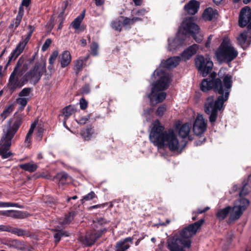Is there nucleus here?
Masks as SVG:
<instances>
[{"mask_svg": "<svg viewBox=\"0 0 251 251\" xmlns=\"http://www.w3.org/2000/svg\"><path fill=\"white\" fill-rule=\"evenodd\" d=\"M226 69H221L218 73L220 78L216 77V74L212 73L210 77L204 79L201 83V90L206 92L210 89H214L221 95L217 100L213 97H208L204 104L205 112L209 116V120L213 124L217 120L218 112L223 108L224 103L228 99L229 90L232 86V76L226 74Z\"/></svg>", "mask_w": 251, "mask_h": 251, "instance_id": "1", "label": "nucleus"}, {"mask_svg": "<svg viewBox=\"0 0 251 251\" xmlns=\"http://www.w3.org/2000/svg\"><path fill=\"white\" fill-rule=\"evenodd\" d=\"M180 56L171 57L165 61H162L159 67L155 70L152 75V80L154 82L151 91L148 95L152 105H156L162 102L166 97L164 90L166 89L170 82L169 74L163 68L170 69L176 67L181 61Z\"/></svg>", "mask_w": 251, "mask_h": 251, "instance_id": "2", "label": "nucleus"}, {"mask_svg": "<svg viewBox=\"0 0 251 251\" xmlns=\"http://www.w3.org/2000/svg\"><path fill=\"white\" fill-rule=\"evenodd\" d=\"M152 126L150 139L155 146L158 148H168L172 151H178L182 148L174 129L164 131V127L158 121H155Z\"/></svg>", "mask_w": 251, "mask_h": 251, "instance_id": "3", "label": "nucleus"}, {"mask_svg": "<svg viewBox=\"0 0 251 251\" xmlns=\"http://www.w3.org/2000/svg\"><path fill=\"white\" fill-rule=\"evenodd\" d=\"M204 220L191 224L184 228L179 234L175 235L168 240V247L171 251H186L191 245V238L196 234L202 225Z\"/></svg>", "mask_w": 251, "mask_h": 251, "instance_id": "4", "label": "nucleus"}, {"mask_svg": "<svg viewBox=\"0 0 251 251\" xmlns=\"http://www.w3.org/2000/svg\"><path fill=\"white\" fill-rule=\"evenodd\" d=\"M249 204L250 202L248 199L245 198L238 199L234 202L233 207L227 206L218 209L216 214V217L219 220L222 221L228 215L230 221L237 220L247 209Z\"/></svg>", "mask_w": 251, "mask_h": 251, "instance_id": "5", "label": "nucleus"}, {"mask_svg": "<svg viewBox=\"0 0 251 251\" xmlns=\"http://www.w3.org/2000/svg\"><path fill=\"white\" fill-rule=\"evenodd\" d=\"M238 55V51L234 49L228 38H225L216 50L215 57L217 61L223 62H230Z\"/></svg>", "mask_w": 251, "mask_h": 251, "instance_id": "6", "label": "nucleus"}, {"mask_svg": "<svg viewBox=\"0 0 251 251\" xmlns=\"http://www.w3.org/2000/svg\"><path fill=\"white\" fill-rule=\"evenodd\" d=\"M23 62V60L21 58L18 60L16 66L10 76L8 84L11 90L22 87L26 82L25 81V76L20 79L23 72L27 69L28 64L25 63L22 65Z\"/></svg>", "mask_w": 251, "mask_h": 251, "instance_id": "7", "label": "nucleus"}, {"mask_svg": "<svg viewBox=\"0 0 251 251\" xmlns=\"http://www.w3.org/2000/svg\"><path fill=\"white\" fill-rule=\"evenodd\" d=\"M186 35L190 33L192 35L196 42H200L203 39V35L200 31L199 26L196 25L193 18H187L181 24L179 27V33Z\"/></svg>", "mask_w": 251, "mask_h": 251, "instance_id": "8", "label": "nucleus"}, {"mask_svg": "<svg viewBox=\"0 0 251 251\" xmlns=\"http://www.w3.org/2000/svg\"><path fill=\"white\" fill-rule=\"evenodd\" d=\"M45 70L46 62L44 60L36 64L34 67L25 75V81H29L31 83L35 84L40 79Z\"/></svg>", "mask_w": 251, "mask_h": 251, "instance_id": "9", "label": "nucleus"}, {"mask_svg": "<svg viewBox=\"0 0 251 251\" xmlns=\"http://www.w3.org/2000/svg\"><path fill=\"white\" fill-rule=\"evenodd\" d=\"M195 64L202 76H206L211 71L213 66V62L209 57H204L202 55L197 57Z\"/></svg>", "mask_w": 251, "mask_h": 251, "instance_id": "10", "label": "nucleus"}, {"mask_svg": "<svg viewBox=\"0 0 251 251\" xmlns=\"http://www.w3.org/2000/svg\"><path fill=\"white\" fill-rule=\"evenodd\" d=\"M29 31L26 37H22V39L21 41L18 43L16 48L12 52L10 56L9 57L7 64H6V67H7L8 64L11 61L15 60L24 51L25 46L28 42L31 34L34 30V28L31 26H29Z\"/></svg>", "mask_w": 251, "mask_h": 251, "instance_id": "11", "label": "nucleus"}, {"mask_svg": "<svg viewBox=\"0 0 251 251\" xmlns=\"http://www.w3.org/2000/svg\"><path fill=\"white\" fill-rule=\"evenodd\" d=\"M207 128V121L202 115H198L193 125V132L196 135L202 134Z\"/></svg>", "mask_w": 251, "mask_h": 251, "instance_id": "12", "label": "nucleus"}, {"mask_svg": "<svg viewBox=\"0 0 251 251\" xmlns=\"http://www.w3.org/2000/svg\"><path fill=\"white\" fill-rule=\"evenodd\" d=\"M9 126L7 129L3 130V134L2 136L12 140L22 123V118L21 117L15 118L13 124L12 126L10 125V122H9Z\"/></svg>", "mask_w": 251, "mask_h": 251, "instance_id": "13", "label": "nucleus"}, {"mask_svg": "<svg viewBox=\"0 0 251 251\" xmlns=\"http://www.w3.org/2000/svg\"><path fill=\"white\" fill-rule=\"evenodd\" d=\"M74 213H70L69 215L67 216L64 219H60L59 220L60 226H57L56 230L59 232L56 233L54 235V238L56 242H58L62 236H68V234L66 232L60 231V229L63 227V226L70 223L73 219L74 216Z\"/></svg>", "mask_w": 251, "mask_h": 251, "instance_id": "14", "label": "nucleus"}, {"mask_svg": "<svg viewBox=\"0 0 251 251\" xmlns=\"http://www.w3.org/2000/svg\"><path fill=\"white\" fill-rule=\"evenodd\" d=\"M183 34L182 32L179 33V30L175 38H169L168 39V50L169 51H173L176 50L183 44V37H181Z\"/></svg>", "mask_w": 251, "mask_h": 251, "instance_id": "15", "label": "nucleus"}, {"mask_svg": "<svg viewBox=\"0 0 251 251\" xmlns=\"http://www.w3.org/2000/svg\"><path fill=\"white\" fill-rule=\"evenodd\" d=\"M11 145V140L1 137L0 141V155L3 159L9 157L11 153L8 151V149Z\"/></svg>", "mask_w": 251, "mask_h": 251, "instance_id": "16", "label": "nucleus"}, {"mask_svg": "<svg viewBox=\"0 0 251 251\" xmlns=\"http://www.w3.org/2000/svg\"><path fill=\"white\" fill-rule=\"evenodd\" d=\"M251 20V9L246 6L242 9L239 20V25L241 27L245 26Z\"/></svg>", "mask_w": 251, "mask_h": 251, "instance_id": "17", "label": "nucleus"}, {"mask_svg": "<svg viewBox=\"0 0 251 251\" xmlns=\"http://www.w3.org/2000/svg\"><path fill=\"white\" fill-rule=\"evenodd\" d=\"M199 47L197 44H193L185 50L180 55L181 60L186 61L190 59L197 52Z\"/></svg>", "mask_w": 251, "mask_h": 251, "instance_id": "18", "label": "nucleus"}, {"mask_svg": "<svg viewBox=\"0 0 251 251\" xmlns=\"http://www.w3.org/2000/svg\"><path fill=\"white\" fill-rule=\"evenodd\" d=\"M191 129V125L186 123L179 126H176L175 130L176 133H178L179 136L182 138L187 137Z\"/></svg>", "mask_w": 251, "mask_h": 251, "instance_id": "19", "label": "nucleus"}, {"mask_svg": "<svg viewBox=\"0 0 251 251\" xmlns=\"http://www.w3.org/2000/svg\"><path fill=\"white\" fill-rule=\"evenodd\" d=\"M72 60V56L70 52L68 50L64 51L59 55V61L62 68L68 66Z\"/></svg>", "mask_w": 251, "mask_h": 251, "instance_id": "20", "label": "nucleus"}, {"mask_svg": "<svg viewBox=\"0 0 251 251\" xmlns=\"http://www.w3.org/2000/svg\"><path fill=\"white\" fill-rule=\"evenodd\" d=\"M237 40L241 47L245 49L250 45L251 42V37L248 36L247 32L245 31L240 33L237 37Z\"/></svg>", "mask_w": 251, "mask_h": 251, "instance_id": "21", "label": "nucleus"}, {"mask_svg": "<svg viewBox=\"0 0 251 251\" xmlns=\"http://www.w3.org/2000/svg\"><path fill=\"white\" fill-rule=\"evenodd\" d=\"M184 8L189 14L194 15L198 11L199 3L196 0H191L187 4L185 5Z\"/></svg>", "mask_w": 251, "mask_h": 251, "instance_id": "22", "label": "nucleus"}, {"mask_svg": "<svg viewBox=\"0 0 251 251\" xmlns=\"http://www.w3.org/2000/svg\"><path fill=\"white\" fill-rule=\"evenodd\" d=\"M102 232L100 231H94L93 232L88 234L86 237L85 244L87 246H91L94 244L96 240L100 238Z\"/></svg>", "mask_w": 251, "mask_h": 251, "instance_id": "23", "label": "nucleus"}, {"mask_svg": "<svg viewBox=\"0 0 251 251\" xmlns=\"http://www.w3.org/2000/svg\"><path fill=\"white\" fill-rule=\"evenodd\" d=\"M84 17V12H83L78 16H77L72 23L71 25L75 30L78 31H83L85 27L84 25L80 26V24L82 22Z\"/></svg>", "mask_w": 251, "mask_h": 251, "instance_id": "24", "label": "nucleus"}, {"mask_svg": "<svg viewBox=\"0 0 251 251\" xmlns=\"http://www.w3.org/2000/svg\"><path fill=\"white\" fill-rule=\"evenodd\" d=\"M132 239L130 237H127L122 241H120L117 243L116 251H126L129 248L128 242H132Z\"/></svg>", "mask_w": 251, "mask_h": 251, "instance_id": "25", "label": "nucleus"}, {"mask_svg": "<svg viewBox=\"0 0 251 251\" xmlns=\"http://www.w3.org/2000/svg\"><path fill=\"white\" fill-rule=\"evenodd\" d=\"M217 14L216 10H214L212 8L209 7L204 11L202 16L205 20L210 21L215 18Z\"/></svg>", "mask_w": 251, "mask_h": 251, "instance_id": "26", "label": "nucleus"}, {"mask_svg": "<svg viewBox=\"0 0 251 251\" xmlns=\"http://www.w3.org/2000/svg\"><path fill=\"white\" fill-rule=\"evenodd\" d=\"M24 9L22 7V6H20L19 7L18 14L17 16L15 21L14 23H12L10 25V27L11 28H15L16 27L18 26L24 15Z\"/></svg>", "mask_w": 251, "mask_h": 251, "instance_id": "27", "label": "nucleus"}, {"mask_svg": "<svg viewBox=\"0 0 251 251\" xmlns=\"http://www.w3.org/2000/svg\"><path fill=\"white\" fill-rule=\"evenodd\" d=\"M123 21V24L125 25H129L133 24L134 23L142 21V19L141 17H133L131 19L127 17H121Z\"/></svg>", "mask_w": 251, "mask_h": 251, "instance_id": "28", "label": "nucleus"}, {"mask_svg": "<svg viewBox=\"0 0 251 251\" xmlns=\"http://www.w3.org/2000/svg\"><path fill=\"white\" fill-rule=\"evenodd\" d=\"M251 191V176L249 177L247 182L243 186L242 190L240 192V195L241 199V196L247 195Z\"/></svg>", "mask_w": 251, "mask_h": 251, "instance_id": "29", "label": "nucleus"}, {"mask_svg": "<svg viewBox=\"0 0 251 251\" xmlns=\"http://www.w3.org/2000/svg\"><path fill=\"white\" fill-rule=\"evenodd\" d=\"M20 167L26 171L33 172L36 171L37 168V165L32 163H28L19 165Z\"/></svg>", "mask_w": 251, "mask_h": 251, "instance_id": "30", "label": "nucleus"}, {"mask_svg": "<svg viewBox=\"0 0 251 251\" xmlns=\"http://www.w3.org/2000/svg\"><path fill=\"white\" fill-rule=\"evenodd\" d=\"M93 133L92 129L90 128L82 129L80 132L82 137L85 141L89 140L91 138Z\"/></svg>", "mask_w": 251, "mask_h": 251, "instance_id": "31", "label": "nucleus"}, {"mask_svg": "<svg viewBox=\"0 0 251 251\" xmlns=\"http://www.w3.org/2000/svg\"><path fill=\"white\" fill-rule=\"evenodd\" d=\"M75 111L74 107L73 106L69 105L65 107L63 110V115L64 116V124H65L66 119L70 116Z\"/></svg>", "mask_w": 251, "mask_h": 251, "instance_id": "32", "label": "nucleus"}, {"mask_svg": "<svg viewBox=\"0 0 251 251\" xmlns=\"http://www.w3.org/2000/svg\"><path fill=\"white\" fill-rule=\"evenodd\" d=\"M8 217L14 218H24L26 217V214L20 211L9 210Z\"/></svg>", "mask_w": 251, "mask_h": 251, "instance_id": "33", "label": "nucleus"}, {"mask_svg": "<svg viewBox=\"0 0 251 251\" xmlns=\"http://www.w3.org/2000/svg\"><path fill=\"white\" fill-rule=\"evenodd\" d=\"M37 122H35L33 124H31L30 129L26 134L25 142V143H29L31 141V138L32 134L34 130V129L36 126Z\"/></svg>", "mask_w": 251, "mask_h": 251, "instance_id": "34", "label": "nucleus"}, {"mask_svg": "<svg viewBox=\"0 0 251 251\" xmlns=\"http://www.w3.org/2000/svg\"><path fill=\"white\" fill-rule=\"evenodd\" d=\"M13 108L12 105H10L6 107L3 112L0 114V117L2 120H4L13 111Z\"/></svg>", "mask_w": 251, "mask_h": 251, "instance_id": "35", "label": "nucleus"}, {"mask_svg": "<svg viewBox=\"0 0 251 251\" xmlns=\"http://www.w3.org/2000/svg\"><path fill=\"white\" fill-rule=\"evenodd\" d=\"M10 245L11 247L20 250H25V244L24 243L18 241L13 240L11 242Z\"/></svg>", "mask_w": 251, "mask_h": 251, "instance_id": "36", "label": "nucleus"}, {"mask_svg": "<svg viewBox=\"0 0 251 251\" xmlns=\"http://www.w3.org/2000/svg\"><path fill=\"white\" fill-rule=\"evenodd\" d=\"M121 17L115 19L111 23V26L116 30L120 31L121 30Z\"/></svg>", "mask_w": 251, "mask_h": 251, "instance_id": "37", "label": "nucleus"}, {"mask_svg": "<svg viewBox=\"0 0 251 251\" xmlns=\"http://www.w3.org/2000/svg\"><path fill=\"white\" fill-rule=\"evenodd\" d=\"M91 53L96 56L98 54L99 46L96 42H93L90 46Z\"/></svg>", "mask_w": 251, "mask_h": 251, "instance_id": "38", "label": "nucleus"}, {"mask_svg": "<svg viewBox=\"0 0 251 251\" xmlns=\"http://www.w3.org/2000/svg\"><path fill=\"white\" fill-rule=\"evenodd\" d=\"M9 232H11L14 234H17V235L19 236L25 235L26 234V232L25 231L18 228H15L13 229H11L10 228V231Z\"/></svg>", "mask_w": 251, "mask_h": 251, "instance_id": "39", "label": "nucleus"}, {"mask_svg": "<svg viewBox=\"0 0 251 251\" xmlns=\"http://www.w3.org/2000/svg\"><path fill=\"white\" fill-rule=\"evenodd\" d=\"M31 92V89L29 88H25L19 93V96L23 98H29V94Z\"/></svg>", "mask_w": 251, "mask_h": 251, "instance_id": "40", "label": "nucleus"}, {"mask_svg": "<svg viewBox=\"0 0 251 251\" xmlns=\"http://www.w3.org/2000/svg\"><path fill=\"white\" fill-rule=\"evenodd\" d=\"M75 69L77 72H78L82 69L84 61L82 59H78L75 61Z\"/></svg>", "mask_w": 251, "mask_h": 251, "instance_id": "41", "label": "nucleus"}, {"mask_svg": "<svg viewBox=\"0 0 251 251\" xmlns=\"http://www.w3.org/2000/svg\"><path fill=\"white\" fill-rule=\"evenodd\" d=\"M96 195L95 193L93 191L91 192L86 196H84L82 200H81L82 202H84L85 201H88L92 200L94 198H95Z\"/></svg>", "mask_w": 251, "mask_h": 251, "instance_id": "42", "label": "nucleus"}, {"mask_svg": "<svg viewBox=\"0 0 251 251\" xmlns=\"http://www.w3.org/2000/svg\"><path fill=\"white\" fill-rule=\"evenodd\" d=\"M29 99V98H23L22 97H19V98L17 99V101L18 103L22 105L23 107H24L26 105Z\"/></svg>", "mask_w": 251, "mask_h": 251, "instance_id": "43", "label": "nucleus"}, {"mask_svg": "<svg viewBox=\"0 0 251 251\" xmlns=\"http://www.w3.org/2000/svg\"><path fill=\"white\" fill-rule=\"evenodd\" d=\"M44 131V129L41 126L37 127L36 129V135L37 136V140H40L42 138V134Z\"/></svg>", "mask_w": 251, "mask_h": 251, "instance_id": "44", "label": "nucleus"}, {"mask_svg": "<svg viewBox=\"0 0 251 251\" xmlns=\"http://www.w3.org/2000/svg\"><path fill=\"white\" fill-rule=\"evenodd\" d=\"M68 177V175L65 173H61L57 175V178L59 179V182L61 184H63L64 180L67 179Z\"/></svg>", "mask_w": 251, "mask_h": 251, "instance_id": "45", "label": "nucleus"}, {"mask_svg": "<svg viewBox=\"0 0 251 251\" xmlns=\"http://www.w3.org/2000/svg\"><path fill=\"white\" fill-rule=\"evenodd\" d=\"M166 110V107L164 105L159 106L156 110V113L159 116H162Z\"/></svg>", "mask_w": 251, "mask_h": 251, "instance_id": "46", "label": "nucleus"}, {"mask_svg": "<svg viewBox=\"0 0 251 251\" xmlns=\"http://www.w3.org/2000/svg\"><path fill=\"white\" fill-rule=\"evenodd\" d=\"M58 55V52L54 51L49 58V63L52 65L55 62Z\"/></svg>", "mask_w": 251, "mask_h": 251, "instance_id": "47", "label": "nucleus"}, {"mask_svg": "<svg viewBox=\"0 0 251 251\" xmlns=\"http://www.w3.org/2000/svg\"><path fill=\"white\" fill-rule=\"evenodd\" d=\"M0 207H19L17 203L0 202Z\"/></svg>", "mask_w": 251, "mask_h": 251, "instance_id": "48", "label": "nucleus"}, {"mask_svg": "<svg viewBox=\"0 0 251 251\" xmlns=\"http://www.w3.org/2000/svg\"><path fill=\"white\" fill-rule=\"evenodd\" d=\"M51 42V41L50 39H47L46 40L45 42L44 43V44L42 46V50L43 51L46 50L48 49V48H49V47L50 46V45Z\"/></svg>", "mask_w": 251, "mask_h": 251, "instance_id": "49", "label": "nucleus"}, {"mask_svg": "<svg viewBox=\"0 0 251 251\" xmlns=\"http://www.w3.org/2000/svg\"><path fill=\"white\" fill-rule=\"evenodd\" d=\"M79 104L81 109H85L87 106V101L83 98L80 99Z\"/></svg>", "mask_w": 251, "mask_h": 251, "instance_id": "50", "label": "nucleus"}, {"mask_svg": "<svg viewBox=\"0 0 251 251\" xmlns=\"http://www.w3.org/2000/svg\"><path fill=\"white\" fill-rule=\"evenodd\" d=\"M147 13V11L145 9L142 8L138 10L135 13L138 16V17L143 16Z\"/></svg>", "mask_w": 251, "mask_h": 251, "instance_id": "51", "label": "nucleus"}, {"mask_svg": "<svg viewBox=\"0 0 251 251\" xmlns=\"http://www.w3.org/2000/svg\"><path fill=\"white\" fill-rule=\"evenodd\" d=\"M10 231V227L5 225H0V231Z\"/></svg>", "mask_w": 251, "mask_h": 251, "instance_id": "52", "label": "nucleus"}, {"mask_svg": "<svg viewBox=\"0 0 251 251\" xmlns=\"http://www.w3.org/2000/svg\"><path fill=\"white\" fill-rule=\"evenodd\" d=\"M88 121V118L86 117H82L78 121H77V123L80 124H84Z\"/></svg>", "mask_w": 251, "mask_h": 251, "instance_id": "53", "label": "nucleus"}, {"mask_svg": "<svg viewBox=\"0 0 251 251\" xmlns=\"http://www.w3.org/2000/svg\"><path fill=\"white\" fill-rule=\"evenodd\" d=\"M212 38H213V35H210L208 37V38L207 39V40L206 42L205 43V47L206 48H209L210 47V44H211V42Z\"/></svg>", "mask_w": 251, "mask_h": 251, "instance_id": "54", "label": "nucleus"}, {"mask_svg": "<svg viewBox=\"0 0 251 251\" xmlns=\"http://www.w3.org/2000/svg\"><path fill=\"white\" fill-rule=\"evenodd\" d=\"M30 2V0H23L21 6L23 8V6L27 7Z\"/></svg>", "mask_w": 251, "mask_h": 251, "instance_id": "55", "label": "nucleus"}, {"mask_svg": "<svg viewBox=\"0 0 251 251\" xmlns=\"http://www.w3.org/2000/svg\"><path fill=\"white\" fill-rule=\"evenodd\" d=\"M96 222L100 225H102L106 223V221L102 218L97 219Z\"/></svg>", "mask_w": 251, "mask_h": 251, "instance_id": "56", "label": "nucleus"}, {"mask_svg": "<svg viewBox=\"0 0 251 251\" xmlns=\"http://www.w3.org/2000/svg\"><path fill=\"white\" fill-rule=\"evenodd\" d=\"M95 1L96 5L98 6H100L104 3L105 0H95Z\"/></svg>", "mask_w": 251, "mask_h": 251, "instance_id": "57", "label": "nucleus"}, {"mask_svg": "<svg viewBox=\"0 0 251 251\" xmlns=\"http://www.w3.org/2000/svg\"><path fill=\"white\" fill-rule=\"evenodd\" d=\"M90 92V87L88 85H86L82 90V93L88 94Z\"/></svg>", "mask_w": 251, "mask_h": 251, "instance_id": "58", "label": "nucleus"}, {"mask_svg": "<svg viewBox=\"0 0 251 251\" xmlns=\"http://www.w3.org/2000/svg\"><path fill=\"white\" fill-rule=\"evenodd\" d=\"M153 111V109L152 108H148L144 111V114L145 115H149L150 113H151Z\"/></svg>", "mask_w": 251, "mask_h": 251, "instance_id": "59", "label": "nucleus"}, {"mask_svg": "<svg viewBox=\"0 0 251 251\" xmlns=\"http://www.w3.org/2000/svg\"><path fill=\"white\" fill-rule=\"evenodd\" d=\"M104 206V204H98L93 205L90 207V209H93V208H102Z\"/></svg>", "mask_w": 251, "mask_h": 251, "instance_id": "60", "label": "nucleus"}, {"mask_svg": "<svg viewBox=\"0 0 251 251\" xmlns=\"http://www.w3.org/2000/svg\"><path fill=\"white\" fill-rule=\"evenodd\" d=\"M209 208H209V207H208V206H207V207H206L204 208V209H203V210H200V209H199V210H198V211L197 212V213L198 214H201V213H203V212H205V211H206L207 210H209Z\"/></svg>", "mask_w": 251, "mask_h": 251, "instance_id": "61", "label": "nucleus"}, {"mask_svg": "<svg viewBox=\"0 0 251 251\" xmlns=\"http://www.w3.org/2000/svg\"><path fill=\"white\" fill-rule=\"evenodd\" d=\"M9 210L0 211V215H5L8 217Z\"/></svg>", "mask_w": 251, "mask_h": 251, "instance_id": "62", "label": "nucleus"}, {"mask_svg": "<svg viewBox=\"0 0 251 251\" xmlns=\"http://www.w3.org/2000/svg\"><path fill=\"white\" fill-rule=\"evenodd\" d=\"M136 5H141L142 3V0H132Z\"/></svg>", "mask_w": 251, "mask_h": 251, "instance_id": "63", "label": "nucleus"}, {"mask_svg": "<svg viewBox=\"0 0 251 251\" xmlns=\"http://www.w3.org/2000/svg\"><path fill=\"white\" fill-rule=\"evenodd\" d=\"M201 139L202 140V141H199V142H197L196 143V145H201V144H202V143H203L205 141V138H203V137H201Z\"/></svg>", "mask_w": 251, "mask_h": 251, "instance_id": "64", "label": "nucleus"}]
</instances>
